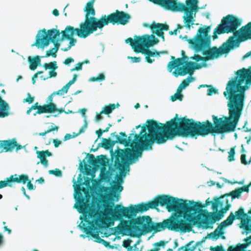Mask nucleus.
<instances>
[{
    "mask_svg": "<svg viewBox=\"0 0 251 251\" xmlns=\"http://www.w3.org/2000/svg\"><path fill=\"white\" fill-rule=\"evenodd\" d=\"M29 110H63V108H56L55 104L52 103L47 102V104L41 106L38 105V103L36 102Z\"/></svg>",
    "mask_w": 251,
    "mask_h": 251,
    "instance_id": "412c9836",
    "label": "nucleus"
},
{
    "mask_svg": "<svg viewBox=\"0 0 251 251\" xmlns=\"http://www.w3.org/2000/svg\"><path fill=\"white\" fill-rule=\"evenodd\" d=\"M235 220L241 221L240 227L243 228L247 234L251 232V208L247 213H246L243 207H240L234 213H230L227 218L220 224L218 228L222 230L226 226L232 225Z\"/></svg>",
    "mask_w": 251,
    "mask_h": 251,
    "instance_id": "9d476101",
    "label": "nucleus"
},
{
    "mask_svg": "<svg viewBox=\"0 0 251 251\" xmlns=\"http://www.w3.org/2000/svg\"><path fill=\"white\" fill-rule=\"evenodd\" d=\"M251 160H250L249 162H247L246 161V155L245 154H242L241 155V162L242 164L247 165L249 164L251 162Z\"/></svg>",
    "mask_w": 251,
    "mask_h": 251,
    "instance_id": "09e8293b",
    "label": "nucleus"
},
{
    "mask_svg": "<svg viewBox=\"0 0 251 251\" xmlns=\"http://www.w3.org/2000/svg\"><path fill=\"white\" fill-rule=\"evenodd\" d=\"M75 207L79 213L83 214L86 219L95 220L99 217L98 211L95 208H92L90 204L85 201L83 199L79 201V204Z\"/></svg>",
    "mask_w": 251,
    "mask_h": 251,
    "instance_id": "4468645a",
    "label": "nucleus"
},
{
    "mask_svg": "<svg viewBox=\"0 0 251 251\" xmlns=\"http://www.w3.org/2000/svg\"><path fill=\"white\" fill-rule=\"evenodd\" d=\"M87 161L90 164L92 165L94 167V166H96V158L95 157L93 154H88V159Z\"/></svg>",
    "mask_w": 251,
    "mask_h": 251,
    "instance_id": "c03bdc74",
    "label": "nucleus"
},
{
    "mask_svg": "<svg viewBox=\"0 0 251 251\" xmlns=\"http://www.w3.org/2000/svg\"><path fill=\"white\" fill-rule=\"evenodd\" d=\"M43 67L45 70L50 69L51 70H55L58 68L57 62L55 61L50 62L49 63H44Z\"/></svg>",
    "mask_w": 251,
    "mask_h": 251,
    "instance_id": "2f4dec72",
    "label": "nucleus"
},
{
    "mask_svg": "<svg viewBox=\"0 0 251 251\" xmlns=\"http://www.w3.org/2000/svg\"><path fill=\"white\" fill-rule=\"evenodd\" d=\"M236 76L226 84L224 96L228 99L229 110H243L245 100V92L251 85V66L243 68L235 72Z\"/></svg>",
    "mask_w": 251,
    "mask_h": 251,
    "instance_id": "7ed1b4c3",
    "label": "nucleus"
},
{
    "mask_svg": "<svg viewBox=\"0 0 251 251\" xmlns=\"http://www.w3.org/2000/svg\"><path fill=\"white\" fill-rule=\"evenodd\" d=\"M224 234V232L222 230H220L218 227L213 232L210 233L209 236L212 237L215 239H217L219 238L220 235Z\"/></svg>",
    "mask_w": 251,
    "mask_h": 251,
    "instance_id": "72a5a7b5",
    "label": "nucleus"
},
{
    "mask_svg": "<svg viewBox=\"0 0 251 251\" xmlns=\"http://www.w3.org/2000/svg\"><path fill=\"white\" fill-rule=\"evenodd\" d=\"M113 189H114L115 191H118V192H121V191H122V190H123V187H122L121 185H120V184H117V185H116L114 187Z\"/></svg>",
    "mask_w": 251,
    "mask_h": 251,
    "instance_id": "e2e57ef3",
    "label": "nucleus"
},
{
    "mask_svg": "<svg viewBox=\"0 0 251 251\" xmlns=\"http://www.w3.org/2000/svg\"><path fill=\"white\" fill-rule=\"evenodd\" d=\"M128 59H130L131 60V62L132 63H138L141 61L140 57H128Z\"/></svg>",
    "mask_w": 251,
    "mask_h": 251,
    "instance_id": "6e6d98bb",
    "label": "nucleus"
},
{
    "mask_svg": "<svg viewBox=\"0 0 251 251\" xmlns=\"http://www.w3.org/2000/svg\"><path fill=\"white\" fill-rule=\"evenodd\" d=\"M212 251H225L222 246H217L214 248H211Z\"/></svg>",
    "mask_w": 251,
    "mask_h": 251,
    "instance_id": "bf43d9fd",
    "label": "nucleus"
},
{
    "mask_svg": "<svg viewBox=\"0 0 251 251\" xmlns=\"http://www.w3.org/2000/svg\"><path fill=\"white\" fill-rule=\"evenodd\" d=\"M159 40L153 35L151 36L148 34L143 35L142 36L135 35L134 39L131 37L127 38L125 42L132 47L133 50L136 53L141 52L142 54H148L149 48L157 44Z\"/></svg>",
    "mask_w": 251,
    "mask_h": 251,
    "instance_id": "1a4fd4ad",
    "label": "nucleus"
},
{
    "mask_svg": "<svg viewBox=\"0 0 251 251\" xmlns=\"http://www.w3.org/2000/svg\"><path fill=\"white\" fill-rule=\"evenodd\" d=\"M154 3L173 11H184L190 14L193 10L196 11L197 10L196 3L191 0H186L185 1L186 5L188 7H186L182 3H177L175 0H157Z\"/></svg>",
    "mask_w": 251,
    "mask_h": 251,
    "instance_id": "f8f14e48",
    "label": "nucleus"
},
{
    "mask_svg": "<svg viewBox=\"0 0 251 251\" xmlns=\"http://www.w3.org/2000/svg\"><path fill=\"white\" fill-rule=\"evenodd\" d=\"M241 114L242 111H229L228 116L218 118L213 115V123L208 120L201 122L186 117L179 118L177 114L165 125L153 120H147V127L142 126L139 134H135V141L131 140L130 146L132 149L126 148L116 151L114 166L119 170V176H116L118 181L122 182L126 176L125 165L128 171V165L131 161L141 157L143 150H152V146L155 142L163 144L176 136L205 137L208 134L215 136L234 132Z\"/></svg>",
    "mask_w": 251,
    "mask_h": 251,
    "instance_id": "f03ea898",
    "label": "nucleus"
},
{
    "mask_svg": "<svg viewBox=\"0 0 251 251\" xmlns=\"http://www.w3.org/2000/svg\"><path fill=\"white\" fill-rule=\"evenodd\" d=\"M112 175V173L110 172L109 171H107L106 173H104L102 174V178L105 180H109L111 176Z\"/></svg>",
    "mask_w": 251,
    "mask_h": 251,
    "instance_id": "de8ad7c7",
    "label": "nucleus"
},
{
    "mask_svg": "<svg viewBox=\"0 0 251 251\" xmlns=\"http://www.w3.org/2000/svg\"><path fill=\"white\" fill-rule=\"evenodd\" d=\"M241 23L240 19L232 15H228L223 17L221 24L214 29L213 39L218 38L217 34L233 33V35L228 39H230L229 43L234 47H238L240 42L251 39V22L237 30Z\"/></svg>",
    "mask_w": 251,
    "mask_h": 251,
    "instance_id": "20e7f679",
    "label": "nucleus"
},
{
    "mask_svg": "<svg viewBox=\"0 0 251 251\" xmlns=\"http://www.w3.org/2000/svg\"><path fill=\"white\" fill-rule=\"evenodd\" d=\"M56 111H36L35 113L33 114L34 116H36L37 114H41L44 113H50V115H47L46 116V118H49L51 116L56 117V115H53L51 113H54ZM58 112V114L61 113L62 112H65L66 114H68L70 113H75V112L73 111H57Z\"/></svg>",
    "mask_w": 251,
    "mask_h": 251,
    "instance_id": "a878e982",
    "label": "nucleus"
},
{
    "mask_svg": "<svg viewBox=\"0 0 251 251\" xmlns=\"http://www.w3.org/2000/svg\"><path fill=\"white\" fill-rule=\"evenodd\" d=\"M156 55H159V52L157 51H152L150 50L148 54L145 57L146 61L149 63H152L154 59L151 58L150 57H153Z\"/></svg>",
    "mask_w": 251,
    "mask_h": 251,
    "instance_id": "7c9ffc66",
    "label": "nucleus"
},
{
    "mask_svg": "<svg viewBox=\"0 0 251 251\" xmlns=\"http://www.w3.org/2000/svg\"><path fill=\"white\" fill-rule=\"evenodd\" d=\"M95 0H90L88 1L85 7V20L83 22L79 24V28H75L71 25H67L64 30L61 33L62 34L61 40L68 39L70 40L68 46L67 48H63L61 50L64 51H67L74 46L76 40L73 38L75 33L79 37L86 38L88 36L96 31L97 28L91 18L90 16H95L96 12L93 5Z\"/></svg>",
    "mask_w": 251,
    "mask_h": 251,
    "instance_id": "423d86ee",
    "label": "nucleus"
},
{
    "mask_svg": "<svg viewBox=\"0 0 251 251\" xmlns=\"http://www.w3.org/2000/svg\"><path fill=\"white\" fill-rule=\"evenodd\" d=\"M21 190L23 193V194L24 195V196L28 199V200H29L30 199V197L29 195H28L27 194H26V191H25V188L24 187H22V188H21Z\"/></svg>",
    "mask_w": 251,
    "mask_h": 251,
    "instance_id": "338daca9",
    "label": "nucleus"
},
{
    "mask_svg": "<svg viewBox=\"0 0 251 251\" xmlns=\"http://www.w3.org/2000/svg\"><path fill=\"white\" fill-rule=\"evenodd\" d=\"M190 58L192 60H195L196 61H201V56L197 54H195L193 56L190 57Z\"/></svg>",
    "mask_w": 251,
    "mask_h": 251,
    "instance_id": "13d9d810",
    "label": "nucleus"
},
{
    "mask_svg": "<svg viewBox=\"0 0 251 251\" xmlns=\"http://www.w3.org/2000/svg\"><path fill=\"white\" fill-rule=\"evenodd\" d=\"M193 241H191L186 244L184 246H182L178 248V251H194L196 248L195 246L191 247V244L193 243Z\"/></svg>",
    "mask_w": 251,
    "mask_h": 251,
    "instance_id": "c756f323",
    "label": "nucleus"
},
{
    "mask_svg": "<svg viewBox=\"0 0 251 251\" xmlns=\"http://www.w3.org/2000/svg\"><path fill=\"white\" fill-rule=\"evenodd\" d=\"M171 59L172 60L170 61L167 65V69L169 72H171L174 69L176 68L175 71H178L179 68L182 67L181 66L184 64L183 58H177L176 59L173 56H171Z\"/></svg>",
    "mask_w": 251,
    "mask_h": 251,
    "instance_id": "aec40b11",
    "label": "nucleus"
},
{
    "mask_svg": "<svg viewBox=\"0 0 251 251\" xmlns=\"http://www.w3.org/2000/svg\"><path fill=\"white\" fill-rule=\"evenodd\" d=\"M183 95L181 93H176L174 95L171 97V100L175 101L176 100L181 101L182 100Z\"/></svg>",
    "mask_w": 251,
    "mask_h": 251,
    "instance_id": "4c0bfd02",
    "label": "nucleus"
},
{
    "mask_svg": "<svg viewBox=\"0 0 251 251\" xmlns=\"http://www.w3.org/2000/svg\"><path fill=\"white\" fill-rule=\"evenodd\" d=\"M74 62V59L71 57H68L66 58L63 63L66 65H69L70 63Z\"/></svg>",
    "mask_w": 251,
    "mask_h": 251,
    "instance_id": "864d4df0",
    "label": "nucleus"
},
{
    "mask_svg": "<svg viewBox=\"0 0 251 251\" xmlns=\"http://www.w3.org/2000/svg\"><path fill=\"white\" fill-rule=\"evenodd\" d=\"M165 244L166 243L164 241H160L158 242L155 243L153 245L155 248L149 251H159L160 250L159 247H164Z\"/></svg>",
    "mask_w": 251,
    "mask_h": 251,
    "instance_id": "e433bc0d",
    "label": "nucleus"
},
{
    "mask_svg": "<svg viewBox=\"0 0 251 251\" xmlns=\"http://www.w3.org/2000/svg\"><path fill=\"white\" fill-rule=\"evenodd\" d=\"M53 143L55 148H57L61 144V141L58 139H53Z\"/></svg>",
    "mask_w": 251,
    "mask_h": 251,
    "instance_id": "0e129e2a",
    "label": "nucleus"
},
{
    "mask_svg": "<svg viewBox=\"0 0 251 251\" xmlns=\"http://www.w3.org/2000/svg\"><path fill=\"white\" fill-rule=\"evenodd\" d=\"M150 27L152 30L153 33H155L157 36L161 37L163 41H165V37L163 31H167L169 29V26L167 25L166 24H156L153 23L150 25Z\"/></svg>",
    "mask_w": 251,
    "mask_h": 251,
    "instance_id": "a211bd4d",
    "label": "nucleus"
},
{
    "mask_svg": "<svg viewBox=\"0 0 251 251\" xmlns=\"http://www.w3.org/2000/svg\"><path fill=\"white\" fill-rule=\"evenodd\" d=\"M105 159L106 157L103 155L97 156L95 161L96 166H94V167L98 168L100 166H104L106 164Z\"/></svg>",
    "mask_w": 251,
    "mask_h": 251,
    "instance_id": "cd10ccee",
    "label": "nucleus"
},
{
    "mask_svg": "<svg viewBox=\"0 0 251 251\" xmlns=\"http://www.w3.org/2000/svg\"><path fill=\"white\" fill-rule=\"evenodd\" d=\"M68 91V89L67 88H66V87L65 88V86H64L61 89L57 91L54 92L50 95L47 100L46 102H50V103H53L54 104H55V105L56 106V108H58L57 107V106H58L57 104L56 103H55L53 100V97L56 95L62 96L64 94L67 93Z\"/></svg>",
    "mask_w": 251,
    "mask_h": 251,
    "instance_id": "4be33fe9",
    "label": "nucleus"
},
{
    "mask_svg": "<svg viewBox=\"0 0 251 251\" xmlns=\"http://www.w3.org/2000/svg\"><path fill=\"white\" fill-rule=\"evenodd\" d=\"M99 81H102L105 79V75L103 73H100L96 76Z\"/></svg>",
    "mask_w": 251,
    "mask_h": 251,
    "instance_id": "052dcab7",
    "label": "nucleus"
},
{
    "mask_svg": "<svg viewBox=\"0 0 251 251\" xmlns=\"http://www.w3.org/2000/svg\"><path fill=\"white\" fill-rule=\"evenodd\" d=\"M84 230L86 234L88 235H91L93 237L98 240H100V241H99V243H100L101 242H103L106 243H107L106 241H105L103 239H101L98 233H95L94 230H95V228L93 226H88L86 227H85L84 228Z\"/></svg>",
    "mask_w": 251,
    "mask_h": 251,
    "instance_id": "5701e85b",
    "label": "nucleus"
},
{
    "mask_svg": "<svg viewBox=\"0 0 251 251\" xmlns=\"http://www.w3.org/2000/svg\"><path fill=\"white\" fill-rule=\"evenodd\" d=\"M235 147L231 148L230 151L228 152V160L229 162L234 160V155L235 153Z\"/></svg>",
    "mask_w": 251,
    "mask_h": 251,
    "instance_id": "a19ab883",
    "label": "nucleus"
},
{
    "mask_svg": "<svg viewBox=\"0 0 251 251\" xmlns=\"http://www.w3.org/2000/svg\"><path fill=\"white\" fill-rule=\"evenodd\" d=\"M90 16L97 30L98 29L102 30L104 26L108 25L109 23L113 25L115 24L125 25L128 23L130 18V16L128 14L118 10L107 16L105 15H102L99 19L95 17V16Z\"/></svg>",
    "mask_w": 251,
    "mask_h": 251,
    "instance_id": "6e6552de",
    "label": "nucleus"
},
{
    "mask_svg": "<svg viewBox=\"0 0 251 251\" xmlns=\"http://www.w3.org/2000/svg\"><path fill=\"white\" fill-rule=\"evenodd\" d=\"M27 182V187L29 190H32L34 189V186L31 183V180L28 179Z\"/></svg>",
    "mask_w": 251,
    "mask_h": 251,
    "instance_id": "4d7b16f0",
    "label": "nucleus"
},
{
    "mask_svg": "<svg viewBox=\"0 0 251 251\" xmlns=\"http://www.w3.org/2000/svg\"><path fill=\"white\" fill-rule=\"evenodd\" d=\"M202 65L200 64H196L193 62H186L185 65L182 67L179 68L178 71H174L173 74L176 76L178 77L179 75L184 76L187 74L191 75L195 70H198L201 67Z\"/></svg>",
    "mask_w": 251,
    "mask_h": 251,
    "instance_id": "dca6fc26",
    "label": "nucleus"
},
{
    "mask_svg": "<svg viewBox=\"0 0 251 251\" xmlns=\"http://www.w3.org/2000/svg\"><path fill=\"white\" fill-rule=\"evenodd\" d=\"M49 173L50 174L53 175L58 177H60L62 176V171L59 169L49 170Z\"/></svg>",
    "mask_w": 251,
    "mask_h": 251,
    "instance_id": "37998d69",
    "label": "nucleus"
},
{
    "mask_svg": "<svg viewBox=\"0 0 251 251\" xmlns=\"http://www.w3.org/2000/svg\"><path fill=\"white\" fill-rule=\"evenodd\" d=\"M112 201L104 203V212L115 220L126 217L119 227L123 234L138 237L153 231L157 233L165 229L183 232L191 230L193 225L200 219L193 217L192 211L196 212L204 206L200 202L186 201L166 195L156 196L147 203L124 207L117 204L113 208Z\"/></svg>",
    "mask_w": 251,
    "mask_h": 251,
    "instance_id": "f257e3e1",
    "label": "nucleus"
},
{
    "mask_svg": "<svg viewBox=\"0 0 251 251\" xmlns=\"http://www.w3.org/2000/svg\"><path fill=\"white\" fill-rule=\"evenodd\" d=\"M246 248V244H238L235 246H229L227 249V251H245V249Z\"/></svg>",
    "mask_w": 251,
    "mask_h": 251,
    "instance_id": "c85d7f7f",
    "label": "nucleus"
},
{
    "mask_svg": "<svg viewBox=\"0 0 251 251\" xmlns=\"http://www.w3.org/2000/svg\"><path fill=\"white\" fill-rule=\"evenodd\" d=\"M37 157L40 160V163L45 167L48 166V160L47 159L45 154L43 152V151H36ZM40 162H38L37 164H39Z\"/></svg>",
    "mask_w": 251,
    "mask_h": 251,
    "instance_id": "393cba45",
    "label": "nucleus"
},
{
    "mask_svg": "<svg viewBox=\"0 0 251 251\" xmlns=\"http://www.w3.org/2000/svg\"><path fill=\"white\" fill-rule=\"evenodd\" d=\"M113 111H100V114H97L96 115V120L97 121H100L103 119V117L101 116V114H106L109 116V115Z\"/></svg>",
    "mask_w": 251,
    "mask_h": 251,
    "instance_id": "79ce46f5",
    "label": "nucleus"
},
{
    "mask_svg": "<svg viewBox=\"0 0 251 251\" xmlns=\"http://www.w3.org/2000/svg\"><path fill=\"white\" fill-rule=\"evenodd\" d=\"M83 63L79 62L77 64V66L75 67L72 68L71 71L72 72L75 71H80L82 70V66Z\"/></svg>",
    "mask_w": 251,
    "mask_h": 251,
    "instance_id": "8fccbe9b",
    "label": "nucleus"
},
{
    "mask_svg": "<svg viewBox=\"0 0 251 251\" xmlns=\"http://www.w3.org/2000/svg\"><path fill=\"white\" fill-rule=\"evenodd\" d=\"M77 75L76 74H74V75H73V77L72 78V80H70L65 85V88L66 87V88H67L68 89H69L70 87L73 84H74L75 81H76V78H77Z\"/></svg>",
    "mask_w": 251,
    "mask_h": 251,
    "instance_id": "a18cd8bd",
    "label": "nucleus"
},
{
    "mask_svg": "<svg viewBox=\"0 0 251 251\" xmlns=\"http://www.w3.org/2000/svg\"><path fill=\"white\" fill-rule=\"evenodd\" d=\"M120 135L125 138H121L117 134L116 132H114L111 134V137L115 136L116 138V141H112L110 139L102 138V142L99 144V146H100L105 149H108L112 148L116 143L124 144L125 146H132L131 136L133 135V133L130 134L127 139L126 138L127 135L125 132H121Z\"/></svg>",
    "mask_w": 251,
    "mask_h": 251,
    "instance_id": "ddd939ff",
    "label": "nucleus"
},
{
    "mask_svg": "<svg viewBox=\"0 0 251 251\" xmlns=\"http://www.w3.org/2000/svg\"><path fill=\"white\" fill-rule=\"evenodd\" d=\"M28 61L29 63V68L32 71L35 70L41 63L40 58L39 56H36L33 58L29 57Z\"/></svg>",
    "mask_w": 251,
    "mask_h": 251,
    "instance_id": "b1692460",
    "label": "nucleus"
},
{
    "mask_svg": "<svg viewBox=\"0 0 251 251\" xmlns=\"http://www.w3.org/2000/svg\"><path fill=\"white\" fill-rule=\"evenodd\" d=\"M34 97H31L29 94H28L27 97L24 100V102H27L28 103H31L33 102Z\"/></svg>",
    "mask_w": 251,
    "mask_h": 251,
    "instance_id": "3c124183",
    "label": "nucleus"
},
{
    "mask_svg": "<svg viewBox=\"0 0 251 251\" xmlns=\"http://www.w3.org/2000/svg\"><path fill=\"white\" fill-rule=\"evenodd\" d=\"M131 242V240L130 239L125 240L123 242V246L125 248H127V247H129L130 246Z\"/></svg>",
    "mask_w": 251,
    "mask_h": 251,
    "instance_id": "5fc2aeb1",
    "label": "nucleus"
},
{
    "mask_svg": "<svg viewBox=\"0 0 251 251\" xmlns=\"http://www.w3.org/2000/svg\"><path fill=\"white\" fill-rule=\"evenodd\" d=\"M201 87H207L208 88L207 91V95L208 96H212L213 94H218V90L213 87L211 85H208L207 84H201L198 87L199 89Z\"/></svg>",
    "mask_w": 251,
    "mask_h": 251,
    "instance_id": "bb28decb",
    "label": "nucleus"
},
{
    "mask_svg": "<svg viewBox=\"0 0 251 251\" xmlns=\"http://www.w3.org/2000/svg\"><path fill=\"white\" fill-rule=\"evenodd\" d=\"M244 241L246 242L245 244L247 245V246L250 244H251V235L247 237L244 239Z\"/></svg>",
    "mask_w": 251,
    "mask_h": 251,
    "instance_id": "69168bd1",
    "label": "nucleus"
},
{
    "mask_svg": "<svg viewBox=\"0 0 251 251\" xmlns=\"http://www.w3.org/2000/svg\"><path fill=\"white\" fill-rule=\"evenodd\" d=\"M57 73L55 71V70H51L49 72V76H48L47 78H44L43 79L46 80V79H48L49 78L52 77H55L57 76Z\"/></svg>",
    "mask_w": 251,
    "mask_h": 251,
    "instance_id": "603ef678",
    "label": "nucleus"
},
{
    "mask_svg": "<svg viewBox=\"0 0 251 251\" xmlns=\"http://www.w3.org/2000/svg\"><path fill=\"white\" fill-rule=\"evenodd\" d=\"M8 103L0 96V110H9Z\"/></svg>",
    "mask_w": 251,
    "mask_h": 251,
    "instance_id": "f704fd0d",
    "label": "nucleus"
},
{
    "mask_svg": "<svg viewBox=\"0 0 251 251\" xmlns=\"http://www.w3.org/2000/svg\"><path fill=\"white\" fill-rule=\"evenodd\" d=\"M28 176L26 175H20L15 174L11 175L9 177H6L4 180L0 181V189L6 187H12L13 183L25 184L28 181Z\"/></svg>",
    "mask_w": 251,
    "mask_h": 251,
    "instance_id": "2eb2a0df",
    "label": "nucleus"
},
{
    "mask_svg": "<svg viewBox=\"0 0 251 251\" xmlns=\"http://www.w3.org/2000/svg\"><path fill=\"white\" fill-rule=\"evenodd\" d=\"M222 199L221 197L220 198H216L214 199L215 201L212 203V209L215 212L210 213L208 212L206 210H202V207L197 211L196 212L193 211L194 213L197 212H204L205 213L202 215L203 217L204 218L205 220H201V216H197V217H200L199 220H197V223L195 224H202L204 225L206 228L209 227L208 226L209 224H214L216 221H219L223 216L224 213L231 206V204L228 203V200L226 199V205L224 209L218 211V209L219 206H223L224 205L223 202L220 201V199ZM193 217H194L192 215ZM196 217V216H194Z\"/></svg>",
    "mask_w": 251,
    "mask_h": 251,
    "instance_id": "0eeeda50",
    "label": "nucleus"
},
{
    "mask_svg": "<svg viewBox=\"0 0 251 251\" xmlns=\"http://www.w3.org/2000/svg\"><path fill=\"white\" fill-rule=\"evenodd\" d=\"M210 30L209 26L199 28L194 38L187 40L192 48L197 52L201 51L203 54L208 55L211 59L218 58L222 54L228 53L234 47L229 43L230 39H227L219 48L216 47L210 48L211 37L208 35Z\"/></svg>",
    "mask_w": 251,
    "mask_h": 251,
    "instance_id": "39448f33",
    "label": "nucleus"
},
{
    "mask_svg": "<svg viewBox=\"0 0 251 251\" xmlns=\"http://www.w3.org/2000/svg\"><path fill=\"white\" fill-rule=\"evenodd\" d=\"M194 79V77H192L191 75H189L185 79L183 80L179 86H180L184 89L187 86H188L189 83L192 81Z\"/></svg>",
    "mask_w": 251,
    "mask_h": 251,
    "instance_id": "473e14b6",
    "label": "nucleus"
},
{
    "mask_svg": "<svg viewBox=\"0 0 251 251\" xmlns=\"http://www.w3.org/2000/svg\"><path fill=\"white\" fill-rule=\"evenodd\" d=\"M58 51L56 50L54 48H52L46 51V57H49L51 56L53 58H55L56 57V53Z\"/></svg>",
    "mask_w": 251,
    "mask_h": 251,
    "instance_id": "58836bf2",
    "label": "nucleus"
},
{
    "mask_svg": "<svg viewBox=\"0 0 251 251\" xmlns=\"http://www.w3.org/2000/svg\"><path fill=\"white\" fill-rule=\"evenodd\" d=\"M192 16L190 15L188 17H184V20L185 23L186 24L185 26L188 29H190V24L191 25H193L192 23Z\"/></svg>",
    "mask_w": 251,
    "mask_h": 251,
    "instance_id": "c9c22d12",
    "label": "nucleus"
},
{
    "mask_svg": "<svg viewBox=\"0 0 251 251\" xmlns=\"http://www.w3.org/2000/svg\"><path fill=\"white\" fill-rule=\"evenodd\" d=\"M61 34L59 29L52 28L47 31L44 28L38 31L36 36V42L32 46H36L38 48H44L50 45L51 42L54 45V48L56 50H58L60 44L58 43L57 37Z\"/></svg>",
    "mask_w": 251,
    "mask_h": 251,
    "instance_id": "9b49d317",
    "label": "nucleus"
},
{
    "mask_svg": "<svg viewBox=\"0 0 251 251\" xmlns=\"http://www.w3.org/2000/svg\"><path fill=\"white\" fill-rule=\"evenodd\" d=\"M120 104L118 102H117L116 104L114 103H110L107 105H105L102 108V110H114L116 108H118Z\"/></svg>",
    "mask_w": 251,
    "mask_h": 251,
    "instance_id": "ea45409f",
    "label": "nucleus"
},
{
    "mask_svg": "<svg viewBox=\"0 0 251 251\" xmlns=\"http://www.w3.org/2000/svg\"><path fill=\"white\" fill-rule=\"evenodd\" d=\"M103 133V130L99 129L96 131V133L97 134L98 138H100Z\"/></svg>",
    "mask_w": 251,
    "mask_h": 251,
    "instance_id": "774afa93",
    "label": "nucleus"
},
{
    "mask_svg": "<svg viewBox=\"0 0 251 251\" xmlns=\"http://www.w3.org/2000/svg\"><path fill=\"white\" fill-rule=\"evenodd\" d=\"M250 185L244 186L242 187H239L235 190L230 192L229 193L225 194L221 196L222 199H224L230 196L232 200L235 199H239L241 197L242 193L244 192H249Z\"/></svg>",
    "mask_w": 251,
    "mask_h": 251,
    "instance_id": "6ab92c4d",
    "label": "nucleus"
},
{
    "mask_svg": "<svg viewBox=\"0 0 251 251\" xmlns=\"http://www.w3.org/2000/svg\"><path fill=\"white\" fill-rule=\"evenodd\" d=\"M9 115L8 111H0V117L3 118Z\"/></svg>",
    "mask_w": 251,
    "mask_h": 251,
    "instance_id": "680f3d73",
    "label": "nucleus"
},
{
    "mask_svg": "<svg viewBox=\"0 0 251 251\" xmlns=\"http://www.w3.org/2000/svg\"><path fill=\"white\" fill-rule=\"evenodd\" d=\"M87 127V123L86 119H84V124L83 126L79 129V131L77 133L76 135H79V134L84 132L86 128Z\"/></svg>",
    "mask_w": 251,
    "mask_h": 251,
    "instance_id": "49530a36",
    "label": "nucleus"
},
{
    "mask_svg": "<svg viewBox=\"0 0 251 251\" xmlns=\"http://www.w3.org/2000/svg\"><path fill=\"white\" fill-rule=\"evenodd\" d=\"M14 148H16L17 151L23 148L21 145L17 143L15 139L13 138L9 140L0 141V149H1L0 152L3 151L5 152L11 151Z\"/></svg>",
    "mask_w": 251,
    "mask_h": 251,
    "instance_id": "f3484780",
    "label": "nucleus"
}]
</instances>
